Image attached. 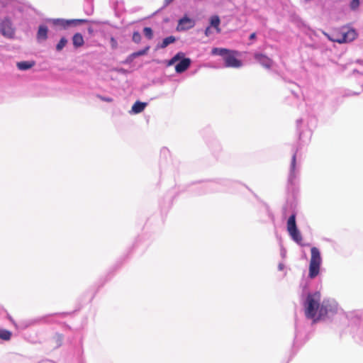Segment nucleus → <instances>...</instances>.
<instances>
[{
  "label": "nucleus",
  "mask_w": 363,
  "mask_h": 363,
  "mask_svg": "<svg viewBox=\"0 0 363 363\" xmlns=\"http://www.w3.org/2000/svg\"><path fill=\"white\" fill-rule=\"evenodd\" d=\"M321 294L319 291L308 292L303 301L305 315L313 322L324 318L328 314L337 311V303L333 299H324L320 303Z\"/></svg>",
  "instance_id": "nucleus-1"
},
{
  "label": "nucleus",
  "mask_w": 363,
  "mask_h": 363,
  "mask_svg": "<svg viewBox=\"0 0 363 363\" xmlns=\"http://www.w3.org/2000/svg\"><path fill=\"white\" fill-rule=\"evenodd\" d=\"M311 256L309 263L308 277L310 279H314L320 272V268L322 264V257L320 250L315 247H311Z\"/></svg>",
  "instance_id": "nucleus-2"
},
{
  "label": "nucleus",
  "mask_w": 363,
  "mask_h": 363,
  "mask_svg": "<svg viewBox=\"0 0 363 363\" xmlns=\"http://www.w3.org/2000/svg\"><path fill=\"white\" fill-rule=\"evenodd\" d=\"M357 36L356 30L351 28L343 27L340 32L329 37L330 40L338 43H347L353 41Z\"/></svg>",
  "instance_id": "nucleus-3"
},
{
  "label": "nucleus",
  "mask_w": 363,
  "mask_h": 363,
  "mask_svg": "<svg viewBox=\"0 0 363 363\" xmlns=\"http://www.w3.org/2000/svg\"><path fill=\"white\" fill-rule=\"evenodd\" d=\"M287 231L291 240L299 245H303V237L297 228L296 223V214L292 213L287 220Z\"/></svg>",
  "instance_id": "nucleus-4"
},
{
  "label": "nucleus",
  "mask_w": 363,
  "mask_h": 363,
  "mask_svg": "<svg viewBox=\"0 0 363 363\" xmlns=\"http://www.w3.org/2000/svg\"><path fill=\"white\" fill-rule=\"evenodd\" d=\"M296 154L297 150H296L292 155L289 167L288 185L291 186L295 185L296 179L298 178L300 172V165H298L296 163Z\"/></svg>",
  "instance_id": "nucleus-5"
},
{
  "label": "nucleus",
  "mask_w": 363,
  "mask_h": 363,
  "mask_svg": "<svg viewBox=\"0 0 363 363\" xmlns=\"http://www.w3.org/2000/svg\"><path fill=\"white\" fill-rule=\"evenodd\" d=\"M54 25L60 26L64 28H66L70 26H76L79 23H86L88 21L86 19H72L65 20L62 18H55L51 20Z\"/></svg>",
  "instance_id": "nucleus-6"
},
{
  "label": "nucleus",
  "mask_w": 363,
  "mask_h": 363,
  "mask_svg": "<svg viewBox=\"0 0 363 363\" xmlns=\"http://www.w3.org/2000/svg\"><path fill=\"white\" fill-rule=\"evenodd\" d=\"M0 31L4 36L7 38H12L14 35L12 23L9 18H6L1 22Z\"/></svg>",
  "instance_id": "nucleus-7"
},
{
  "label": "nucleus",
  "mask_w": 363,
  "mask_h": 363,
  "mask_svg": "<svg viewBox=\"0 0 363 363\" xmlns=\"http://www.w3.org/2000/svg\"><path fill=\"white\" fill-rule=\"evenodd\" d=\"M225 67L238 68L242 65V62L237 59L233 52L230 50V52L225 57L224 59Z\"/></svg>",
  "instance_id": "nucleus-8"
},
{
  "label": "nucleus",
  "mask_w": 363,
  "mask_h": 363,
  "mask_svg": "<svg viewBox=\"0 0 363 363\" xmlns=\"http://www.w3.org/2000/svg\"><path fill=\"white\" fill-rule=\"evenodd\" d=\"M194 26V21L191 18H190L187 16H184V17L182 18L181 19H179L177 27V30L178 31L187 30L193 28Z\"/></svg>",
  "instance_id": "nucleus-9"
},
{
  "label": "nucleus",
  "mask_w": 363,
  "mask_h": 363,
  "mask_svg": "<svg viewBox=\"0 0 363 363\" xmlns=\"http://www.w3.org/2000/svg\"><path fill=\"white\" fill-rule=\"evenodd\" d=\"M254 57L261 65L267 69H269L272 65L273 61L264 55L255 53Z\"/></svg>",
  "instance_id": "nucleus-10"
},
{
  "label": "nucleus",
  "mask_w": 363,
  "mask_h": 363,
  "mask_svg": "<svg viewBox=\"0 0 363 363\" xmlns=\"http://www.w3.org/2000/svg\"><path fill=\"white\" fill-rule=\"evenodd\" d=\"M191 65V60L189 58L183 57L179 62L175 66L177 73H182L186 71Z\"/></svg>",
  "instance_id": "nucleus-11"
},
{
  "label": "nucleus",
  "mask_w": 363,
  "mask_h": 363,
  "mask_svg": "<svg viewBox=\"0 0 363 363\" xmlns=\"http://www.w3.org/2000/svg\"><path fill=\"white\" fill-rule=\"evenodd\" d=\"M147 106V103L136 101L132 106L130 113L137 114L141 113Z\"/></svg>",
  "instance_id": "nucleus-12"
},
{
  "label": "nucleus",
  "mask_w": 363,
  "mask_h": 363,
  "mask_svg": "<svg viewBox=\"0 0 363 363\" xmlns=\"http://www.w3.org/2000/svg\"><path fill=\"white\" fill-rule=\"evenodd\" d=\"M48 27L45 25H40L37 33V38L38 40H45L48 38Z\"/></svg>",
  "instance_id": "nucleus-13"
},
{
  "label": "nucleus",
  "mask_w": 363,
  "mask_h": 363,
  "mask_svg": "<svg viewBox=\"0 0 363 363\" xmlns=\"http://www.w3.org/2000/svg\"><path fill=\"white\" fill-rule=\"evenodd\" d=\"M72 40L73 45L75 48L82 47L84 43V38H83L82 35L79 33H75L73 35Z\"/></svg>",
  "instance_id": "nucleus-14"
},
{
  "label": "nucleus",
  "mask_w": 363,
  "mask_h": 363,
  "mask_svg": "<svg viewBox=\"0 0 363 363\" xmlns=\"http://www.w3.org/2000/svg\"><path fill=\"white\" fill-rule=\"evenodd\" d=\"M35 65V62L33 61H21L18 62L16 64V66L20 70H28L32 68Z\"/></svg>",
  "instance_id": "nucleus-15"
},
{
  "label": "nucleus",
  "mask_w": 363,
  "mask_h": 363,
  "mask_svg": "<svg viewBox=\"0 0 363 363\" xmlns=\"http://www.w3.org/2000/svg\"><path fill=\"white\" fill-rule=\"evenodd\" d=\"M230 52V50L225 48H213L211 50L212 55H219L225 59V57Z\"/></svg>",
  "instance_id": "nucleus-16"
},
{
  "label": "nucleus",
  "mask_w": 363,
  "mask_h": 363,
  "mask_svg": "<svg viewBox=\"0 0 363 363\" xmlns=\"http://www.w3.org/2000/svg\"><path fill=\"white\" fill-rule=\"evenodd\" d=\"M220 20L218 16H213L210 18V26L214 28L217 33H220V29L219 25Z\"/></svg>",
  "instance_id": "nucleus-17"
},
{
  "label": "nucleus",
  "mask_w": 363,
  "mask_h": 363,
  "mask_svg": "<svg viewBox=\"0 0 363 363\" xmlns=\"http://www.w3.org/2000/svg\"><path fill=\"white\" fill-rule=\"evenodd\" d=\"M176 41V38L175 37L171 35V36H169V37H167L163 39L162 42L161 44L158 45H157V48H165L166 47H167L169 44L171 43H173Z\"/></svg>",
  "instance_id": "nucleus-18"
},
{
  "label": "nucleus",
  "mask_w": 363,
  "mask_h": 363,
  "mask_svg": "<svg viewBox=\"0 0 363 363\" xmlns=\"http://www.w3.org/2000/svg\"><path fill=\"white\" fill-rule=\"evenodd\" d=\"M184 57V54L182 52H179L177 53L172 59H170L168 62L167 65L171 66L173 65L176 62L180 60L182 58Z\"/></svg>",
  "instance_id": "nucleus-19"
},
{
  "label": "nucleus",
  "mask_w": 363,
  "mask_h": 363,
  "mask_svg": "<svg viewBox=\"0 0 363 363\" xmlns=\"http://www.w3.org/2000/svg\"><path fill=\"white\" fill-rule=\"evenodd\" d=\"M11 335L12 333L9 330L0 329V339L7 341L11 339Z\"/></svg>",
  "instance_id": "nucleus-20"
},
{
  "label": "nucleus",
  "mask_w": 363,
  "mask_h": 363,
  "mask_svg": "<svg viewBox=\"0 0 363 363\" xmlns=\"http://www.w3.org/2000/svg\"><path fill=\"white\" fill-rule=\"evenodd\" d=\"M67 43V40L65 37H62L56 45V50L58 52L61 51L65 47Z\"/></svg>",
  "instance_id": "nucleus-21"
},
{
  "label": "nucleus",
  "mask_w": 363,
  "mask_h": 363,
  "mask_svg": "<svg viewBox=\"0 0 363 363\" xmlns=\"http://www.w3.org/2000/svg\"><path fill=\"white\" fill-rule=\"evenodd\" d=\"M150 49V47L149 46H147L146 48H145L143 50H138L137 52H133L132 53V56L133 57H135V58L138 57H140V56H142V55H145L147 51L149 50Z\"/></svg>",
  "instance_id": "nucleus-22"
},
{
  "label": "nucleus",
  "mask_w": 363,
  "mask_h": 363,
  "mask_svg": "<svg viewBox=\"0 0 363 363\" xmlns=\"http://www.w3.org/2000/svg\"><path fill=\"white\" fill-rule=\"evenodd\" d=\"M143 33L145 36L149 40L152 39L153 37V31L151 28L145 27L143 28Z\"/></svg>",
  "instance_id": "nucleus-23"
},
{
  "label": "nucleus",
  "mask_w": 363,
  "mask_h": 363,
  "mask_svg": "<svg viewBox=\"0 0 363 363\" xmlns=\"http://www.w3.org/2000/svg\"><path fill=\"white\" fill-rule=\"evenodd\" d=\"M359 6V0H352L350 2V8L353 10Z\"/></svg>",
  "instance_id": "nucleus-24"
},
{
  "label": "nucleus",
  "mask_w": 363,
  "mask_h": 363,
  "mask_svg": "<svg viewBox=\"0 0 363 363\" xmlns=\"http://www.w3.org/2000/svg\"><path fill=\"white\" fill-rule=\"evenodd\" d=\"M140 35L138 32H135L133 35V40L138 43L140 40Z\"/></svg>",
  "instance_id": "nucleus-25"
},
{
  "label": "nucleus",
  "mask_w": 363,
  "mask_h": 363,
  "mask_svg": "<svg viewBox=\"0 0 363 363\" xmlns=\"http://www.w3.org/2000/svg\"><path fill=\"white\" fill-rule=\"evenodd\" d=\"M135 57L132 56V54H130L128 57L125 59V60L123 62L125 64H130L133 62V60L135 59Z\"/></svg>",
  "instance_id": "nucleus-26"
},
{
  "label": "nucleus",
  "mask_w": 363,
  "mask_h": 363,
  "mask_svg": "<svg viewBox=\"0 0 363 363\" xmlns=\"http://www.w3.org/2000/svg\"><path fill=\"white\" fill-rule=\"evenodd\" d=\"M99 97L103 101L109 102V103L113 101V99L111 97L102 96H99Z\"/></svg>",
  "instance_id": "nucleus-27"
},
{
  "label": "nucleus",
  "mask_w": 363,
  "mask_h": 363,
  "mask_svg": "<svg viewBox=\"0 0 363 363\" xmlns=\"http://www.w3.org/2000/svg\"><path fill=\"white\" fill-rule=\"evenodd\" d=\"M205 35L208 37L210 36L211 34H212V30H211V26H208L206 29H205Z\"/></svg>",
  "instance_id": "nucleus-28"
},
{
  "label": "nucleus",
  "mask_w": 363,
  "mask_h": 363,
  "mask_svg": "<svg viewBox=\"0 0 363 363\" xmlns=\"http://www.w3.org/2000/svg\"><path fill=\"white\" fill-rule=\"evenodd\" d=\"M88 3H89V4H91V8H90V9H89V11H86V13H87V14L90 15V14H91V13H92V11H93V9H92V6H91V0H89V1H88Z\"/></svg>",
  "instance_id": "nucleus-29"
},
{
  "label": "nucleus",
  "mask_w": 363,
  "mask_h": 363,
  "mask_svg": "<svg viewBox=\"0 0 363 363\" xmlns=\"http://www.w3.org/2000/svg\"><path fill=\"white\" fill-rule=\"evenodd\" d=\"M111 42L112 43V46L115 47L117 45L116 40L114 39V38H111Z\"/></svg>",
  "instance_id": "nucleus-30"
},
{
  "label": "nucleus",
  "mask_w": 363,
  "mask_h": 363,
  "mask_svg": "<svg viewBox=\"0 0 363 363\" xmlns=\"http://www.w3.org/2000/svg\"><path fill=\"white\" fill-rule=\"evenodd\" d=\"M302 123V119H298L296 121V125H297V129L299 131V126H300V124Z\"/></svg>",
  "instance_id": "nucleus-31"
},
{
  "label": "nucleus",
  "mask_w": 363,
  "mask_h": 363,
  "mask_svg": "<svg viewBox=\"0 0 363 363\" xmlns=\"http://www.w3.org/2000/svg\"><path fill=\"white\" fill-rule=\"evenodd\" d=\"M284 268V264L283 263H279L278 265V269L281 271Z\"/></svg>",
  "instance_id": "nucleus-32"
},
{
  "label": "nucleus",
  "mask_w": 363,
  "mask_h": 363,
  "mask_svg": "<svg viewBox=\"0 0 363 363\" xmlns=\"http://www.w3.org/2000/svg\"><path fill=\"white\" fill-rule=\"evenodd\" d=\"M255 38H256V33H252L250 35V40H254Z\"/></svg>",
  "instance_id": "nucleus-33"
},
{
  "label": "nucleus",
  "mask_w": 363,
  "mask_h": 363,
  "mask_svg": "<svg viewBox=\"0 0 363 363\" xmlns=\"http://www.w3.org/2000/svg\"><path fill=\"white\" fill-rule=\"evenodd\" d=\"M286 254V250L284 249H281V255L282 257H284Z\"/></svg>",
  "instance_id": "nucleus-34"
},
{
  "label": "nucleus",
  "mask_w": 363,
  "mask_h": 363,
  "mask_svg": "<svg viewBox=\"0 0 363 363\" xmlns=\"http://www.w3.org/2000/svg\"><path fill=\"white\" fill-rule=\"evenodd\" d=\"M303 138V133L299 132V139L301 140Z\"/></svg>",
  "instance_id": "nucleus-35"
},
{
  "label": "nucleus",
  "mask_w": 363,
  "mask_h": 363,
  "mask_svg": "<svg viewBox=\"0 0 363 363\" xmlns=\"http://www.w3.org/2000/svg\"><path fill=\"white\" fill-rule=\"evenodd\" d=\"M174 0H165V2H166L167 4H170Z\"/></svg>",
  "instance_id": "nucleus-36"
},
{
  "label": "nucleus",
  "mask_w": 363,
  "mask_h": 363,
  "mask_svg": "<svg viewBox=\"0 0 363 363\" xmlns=\"http://www.w3.org/2000/svg\"><path fill=\"white\" fill-rule=\"evenodd\" d=\"M306 288V286H304L303 292V295H302L303 296H304Z\"/></svg>",
  "instance_id": "nucleus-37"
},
{
  "label": "nucleus",
  "mask_w": 363,
  "mask_h": 363,
  "mask_svg": "<svg viewBox=\"0 0 363 363\" xmlns=\"http://www.w3.org/2000/svg\"><path fill=\"white\" fill-rule=\"evenodd\" d=\"M121 71L122 72H125V70H124L123 69H121Z\"/></svg>",
  "instance_id": "nucleus-38"
}]
</instances>
